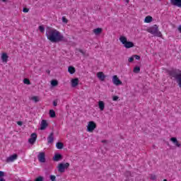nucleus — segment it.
Wrapping results in <instances>:
<instances>
[{
  "instance_id": "f257e3e1",
  "label": "nucleus",
  "mask_w": 181,
  "mask_h": 181,
  "mask_svg": "<svg viewBox=\"0 0 181 181\" xmlns=\"http://www.w3.org/2000/svg\"><path fill=\"white\" fill-rule=\"evenodd\" d=\"M47 39L52 43H59V42H67V38L64 37L62 33L56 29H49L46 31Z\"/></svg>"
},
{
  "instance_id": "f03ea898",
  "label": "nucleus",
  "mask_w": 181,
  "mask_h": 181,
  "mask_svg": "<svg viewBox=\"0 0 181 181\" xmlns=\"http://www.w3.org/2000/svg\"><path fill=\"white\" fill-rule=\"evenodd\" d=\"M147 32L151 35H153L154 36H156L157 37H162V33L159 31V27L158 25H153L152 27H150L148 29H147Z\"/></svg>"
},
{
  "instance_id": "7ed1b4c3",
  "label": "nucleus",
  "mask_w": 181,
  "mask_h": 181,
  "mask_svg": "<svg viewBox=\"0 0 181 181\" xmlns=\"http://www.w3.org/2000/svg\"><path fill=\"white\" fill-rule=\"evenodd\" d=\"M119 41L121 42L122 45L124 46L126 49H131V47H134L135 45H134V42L131 41H128L126 37L121 36L119 37Z\"/></svg>"
},
{
  "instance_id": "20e7f679",
  "label": "nucleus",
  "mask_w": 181,
  "mask_h": 181,
  "mask_svg": "<svg viewBox=\"0 0 181 181\" xmlns=\"http://www.w3.org/2000/svg\"><path fill=\"white\" fill-rule=\"evenodd\" d=\"M180 70L177 69H173L170 71H168V74L175 80H177L179 78V76H180Z\"/></svg>"
},
{
  "instance_id": "39448f33",
  "label": "nucleus",
  "mask_w": 181,
  "mask_h": 181,
  "mask_svg": "<svg viewBox=\"0 0 181 181\" xmlns=\"http://www.w3.org/2000/svg\"><path fill=\"white\" fill-rule=\"evenodd\" d=\"M97 127V124H95V122L91 121L89 122L88 126H87V131L88 132H93Z\"/></svg>"
},
{
  "instance_id": "423d86ee",
  "label": "nucleus",
  "mask_w": 181,
  "mask_h": 181,
  "mask_svg": "<svg viewBox=\"0 0 181 181\" xmlns=\"http://www.w3.org/2000/svg\"><path fill=\"white\" fill-rule=\"evenodd\" d=\"M37 159L40 163H45L46 162V154L45 152L39 153Z\"/></svg>"
},
{
  "instance_id": "0eeeda50",
  "label": "nucleus",
  "mask_w": 181,
  "mask_h": 181,
  "mask_svg": "<svg viewBox=\"0 0 181 181\" xmlns=\"http://www.w3.org/2000/svg\"><path fill=\"white\" fill-rule=\"evenodd\" d=\"M37 139V134L36 133H33L30 135V138L28 139V142L31 145H33L35 142H36Z\"/></svg>"
},
{
  "instance_id": "6e6552de",
  "label": "nucleus",
  "mask_w": 181,
  "mask_h": 181,
  "mask_svg": "<svg viewBox=\"0 0 181 181\" xmlns=\"http://www.w3.org/2000/svg\"><path fill=\"white\" fill-rule=\"evenodd\" d=\"M112 83L115 84V86H121L122 84V81L119 80L117 75H114L112 76Z\"/></svg>"
},
{
  "instance_id": "1a4fd4ad",
  "label": "nucleus",
  "mask_w": 181,
  "mask_h": 181,
  "mask_svg": "<svg viewBox=\"0 0 181 181\" xmlns=\"http://www.w3.org/2000/svg\"><path fill=\"white\" fill-rule=\"evenodd\" d=\"M16 159H18V154L15 153L8 157L6 160V162H7V163H9V162H14L15 160H16Z\"/></svg>"
},
{
  "instance_id": "9d476101",
  "label": "nucleus",
  "mask_w": 181,
  "mask_h": 181,
  "mask_svg": "<svg viewBox=\"0 0 181 181\" xmlns=\"http://www.w3.org/2000/svg\"><path fill=\"white\" fill-rule=\"evenodd\" d=\"M47 127H49L47 120H46V119L42 120L40 129L41 131H45V129H46V128H47Z\"/></svg>"
},
{
  "instance_id": "9b49d317",
  "label": "nucleus",
  "mask_w": 181,
  "mask_h": 181,
  "mask_svg": "<svg viewBox=\"0 0 181 181\" xmlns=\"http://www.w3.org/2000/svg\"><path fill=\"white\" fill-rule=\"evenodd\" d=\"M62 159H63V156L59 153H56L52 158L54 162H59V160H62Z\"/></svg>"
},
{
  "instance_id": "f8f14e48",
  "label": "nucleus",
  "mask_w": 181,
  "mask_h": 181,
  "mask_svg": "<svg viewBox=\"0 0 181 181\" xmlns=\"http://www.w3.org/2000/svg\"><path fill=\"white\" fill-rule=\"evenodd\" d=\"M171 5L181 8V0H170Z\"/></svg>"
},
{
  "instance_id": "ddd939ff",
  "label": "nucleus",
  "mask_w": 181,
  "mask_h": 181,
  "mask_svg": "<svg viewBox=\"0 0 181 181\" xmlns=\"http://www.w3.org/2000/svg\"><path fill=\"white\" fill-rule=\"evenodd\" d=\"M97 77L98 78H99V80H100V81H104V80H105L106 76L103 72H98Z\"/></svg>"
},
{
  "instance_id": "4468645a",
  "label": "nucleus",
  "mask_w": 181,
  "mask_h": 181,
  "mask_svg": "<svg viewBox=\"0 0 181 181\" xmlns=\"http://www.w3.org/2000/svg\"><path fill=\"white\" fill-rule=\"evenodd\" d=\"M57 168H58V172H60V173H64V170L66 169L64 168V163H60L58 165Z\"/></svg>"
},
{
  "instance_id": "2eb2a0df",
  "label": "nucleus",
  "mask_w": 181,
  "mask_h": 181,
  "mask_svg": "<svg viewBox=\"0 0 181 181\" xmlns=\"http://www.w3.org/2000/svg\"><path fill=\"white\" fill-rule=\"evenodd\" d=\"M71 87H77L78 86V78H75L71 81Z\"/></svg>"
},
{
  "instance_id": "dca6fc26",
  "label": "nucleus",
  "mask_w": 181,
  "mask_h": 181,
  "mask_svg": "<svg viewBox=\"0 0 181 181\" xmlns=\"http://www.w3.org/2000/svg\"><path fill=\"white\" fill-rule=\"evenodd\" d=\"M53 135H54V132H51L47 138L48 144H53V141H54V137H53Z\"/></svg>"
},
{
  "instance_id": "f3484780",
  "label": "nucleus",
  "mask_w": 181,
  "mask_h": 181,
  "mask_svg": "<svg viewBox=\"0 0 181 181\" xmlns=\"http://www.w3.org/2000/svg\"><path fill=\"white\" fill-rule=\"evenodd\" d=\"M98 107L100 111H104V109L105 108V103H104V101L100 100L98 102Z\"/></svg>"
},
{
  "instance_id": "a211bd4d",
  "label": "nucleus",
  "mask_w": 181,
  "mask_h": 181,
  "mask_svg": "<svg viewBox=\"0 0 181 181\" xmlns=\"http://www.w3.org/2000/svg\"><path fill=\"white\" fill-rule=\"evenodd\" d=\"M152 21H153V18H152V16H146L144 19L145 23H151V22H152Z\"/></svg>"
},
{
  "instance_id": "6ab92c4d",
  "label": "nucleus",
  "mask_w": 181,
  "mask_h": 181,
  "mask_svg": "<svg viewBox=\"0 0 181 181\" xmlns=\"http://www.w3.org/2000/svg\"><path fill=\"white\" fill-rule=\"evenodd\" d=\"M8 54H6V53H3L2 54H1V60H2V62H4L5 63H6V62H8Z\"/></svg>"
},
{
  "instance_id": "aec40b11",
  "label": "nucleus",
  "mask_w": 181,
  "mask_h": 181,
  "mask_svg": "<svg viewBox=\"0 0 181 181\" xmlns=\"http://www.w3.org/2000/svg\"><path fill=\"white\" fill-rule=\"evenodd\" d=\"M68 71L71 74H74L76 73V68H74L73 66H70L68 68Z\"/></svg>"
},
{
  "instance_id": "412c9836",
  "label": "nucleus",
  "mask_w": 181,
  "mask_h": 181,
  "mask_svg": "<svg viewBox=\"0 0 181 181\" xmlns=\"http://www.w3.org/2000/svg\"><path fill=\"white\" fill-rule=\"evenodd\" d=\"M103 33V28H98L93 30V33H95V35H100V33Z\"/></svg>"
},
{
  "instance_id": "4be33fe9",
  "label": "nucleus",
  "mask_w": 181,
  "mask_h": 181,
  "mask_svg": "<svg viewBox=\"0 0 181 181\" xmlns=\"http://www.w3.org/2000/svg\"><path fill=\"white\" fill-rule=\"evenodd\" d=\"M56 148L57 149H63V148H64V144L60 141H58L56 144Z\"/></svg>"
},
{
  "instance_id": "5701e85b",
  "label": "nucleus",
  "mask_w": 181,
  "mask_h": 181,
  "mask_svg": "<svg viewBox=\"0 0 181 181\" xmlns=\"http://www.w3.org/2000/svg\"><path fill=\"white\" fill-rule=\"evenodd\" d=\"M51 86H52V87H57V86H59V81H57L56 79L52 80Z\"/></svg>"
},
{
  "instance_id": "b1692460",
  "label": "nucleus",
  "mask_w": 181,
  "mask_h": 181,
  "mask_svg": "<svg viewBox=\"0 0 181 181\" xmlns=\"http://www.w3.org/2000/svg\"><path fill=\"white\" fill-rule=\"evenodd\" d=\"M49 117L50 118H56V112L54 110H49Z\"/></svg>"
},
{
  "instance_id": "393cba45",
  "label": "nucleus",
  "mask_w": 181,
  "mask_h": 181,
  "mask_svg": "<svg viewBox=\"0 0 181 181\" xmlns=\"http://www.w3.org/2000/svg\"><path fill=\"white\" fill-rule=\"evenodd\" d=\"M177 83L180 88H181V71H180V76H178V78L177 79Z\"/></svg>"
},
{
  "instance_id": "a878e982",
  "label": "nucleus",
  "mask_w": 181,
  "mask_h": 181,
  "mask_svg": "<svg viewBox=\"0 0 181 181\" xmlns=\"http://www.w3.org/2000/svg\"><path fill=\"white\" fill-rule=\"evenodd\" d=\"M133 71H134V73H136L138 74V73H139V71H141V67L135 66Z\"/></svg>"
},
{
  "instance_id": "bb28decb",
  "label": "nucleus",
  "mask_w": 181,
  "mask_h": 181,
  "mask_svg": "<svg viewBox=\"0 0 181 181\" xmlns=\"http://www.w3.org/2000/svg\"><path fill=\"white\" fill-rule=\"evenodd\" d=\"M45 177L43 176H38L37 177L35 178L34 181H44Z\"/></svg>"
},
{
  "instance_id": "cd10ccee",
  "label": "nucleus",
  "mask_w": 181,
  "mask_h": 181,
  "mask_svg": "<svg viewBox=\"0 0 181 181\" xmlns=\"http://www.w3.org/2000/svg\"><path fill=\"white\" fill-rule=\"evenodd\" d=\"M24 84H27V86H30V81L28 78H24L23 79Z\"/></svg>"
},
{
  "instance_id": "c85d7f7f",
  "label": "nucleus",
  "mask_w": 181,
  "mask_h": 181,
  "mask_svg": "<svg viewBox=\"0 0 181 181\" xmlns=\"http://www.w3.org/2000/svg\"><path fill=\"white\" fill-rule=\"evenodd\" d=\"M38 29H39L40 32H41V33H45V27L43 25H40L38 27Z\"/></svg>"
},
{
  "instance_id": "c756f323",
  "label": "nucleus",
  "mask_w": 181,
  "mask_h": 181,
  "mask_svg": "<svg viewBox=\"0 0 181 181\" xmlns=\"http://www.w3.org/2000/svg\"><path fill=\"white\" fill-rule=\"evenodd\" d=\"M31 100L35 103H39V98L37 96H33Z\"/></svg>"
},
{
  "instance_id": "7c9ffc66",
  "label": "nucleus",
  "mask_w": 181,
  "mask_h": 181,
  "mask_svg": "<svg viewBox=\"0 0 181 181\" xmlns=\"http://www.w3.org/2000/svg\"><path fill=\"white\" fill-rule=\"evenodd\" d=\"M170 141L172 143L175 144L177 142V139L176 137H172V138H170Z\"/></svg>"
},
{
  "instance_id": "2f4dec72",
  "label": "nucleus",
  "mask_w": 181,
  "mask_h": 181,
  "mask_svg": "<svg viewBox=\"0 0 181 181\" xmlns=\"http://www.w3.org/2000/svg\"><path fill=\"white\" fill-rule=\"evenodd\" d=\"M49 180L50 181H56V176L54 175H49Z\"/></svg>"
},
{
  "instance_id": "473e14b6",
  "label": "nucleus",
  "mask_w": 181,
  "mask_h": 181,
  "mask_svg": "<svg viewBox=\"0 0 181 181\" xmlns=\"http://www.w3.org/2000/svg\"><path fill=\"white\" fill-rule=\"evenodd\" d=\"M62 22L64 23H67V22H69V21L67 20V18H66V17L63 16L62 17Z\"/></svg>"
},
{
  "instance_id": "72a5a7b5",
  "label": "nucleus",
  "mask_w": 181,
  "mask_h": 181,
  "mask_svg": "<svg viewBox=\"0 0 181 181\" xmlns=\"http://www.w3.org/2000/svg\"><path fill=\"white\" fill-rule=\"evenodd\" d=\"M119 98V97H118L117 95H115L112 97V100L113 101H118V99Z\"/></svg>"
},
{
  "instance_id": "f704fd0d",
  "label": "nucleus",
  "mask_w": 181,
  "mask_h": 181,
  "mask_svg": "<svg viewBox=\"0 0 181 181\" xmlns=\"http://www.w3.org/2000/svg\"><path fill=\"white\" fill-rule=\"evenodd\" d=\"M69 166H70V163H64V169H67V168H69Z\"/></svg>"
},
{
  "instance_id": "c9c22d12",
  "label": "nucleus",
  "mask_w": 181,
  "mask_h": 181,
  "mask_svg": "<svg viewBox=\"0 0 181 181\" xmlns=\"http://www.w3.org/2000/svg\"><path fill=\"white\" fill-rule=\"evenodd\" d=\"M23 12H24V13H28V12H29V8H23Z\"/></svg>"
},
{
  "instance_id": "e433bc0d",
  "label": "nucleus",
  "mask_w": 181,
  "mask_h": 181,
  "mask_svg": "<svg viewBox=\"0 0 181 181\" xmlns=\"http://www.w3.org/2000/svg\"><path fill=\"white\" fill-rule=\"evenodd\" d=\"M134 57L136 59V60H141V56L139 55H134Z\"/></svg>"
},
{
  "instance_id": "4c0bfd02",
  "label": "nucleus",
  "mask_w": 181,
  "mask_h": 181,
  "mask_svg": "<svg viewBox=\"0 0 181 181\" xmlns=\"http://www.w3.org/2000/svg\"><path fill=\"white\" fill-rule=\"evenodd\" d=\"M151 180H156V175H151Z\"/></svg>"
},
{
  "instance_id": "58836bf2",
  "label": "nucleus",
  "mask_w": 181,
  "mask_h": 181,
  "mask_svg": "<svg viewBox=\"0 0 181 181\" xmlns=\"http://www.w3.org/2000/svg\"><path fill=\"white\" fill-rule=\"evenodd\" d=\"M128 62H129V63H132V62H134V57H129V59H128Z\"/></svg>"
},
{
  "instance_id": "ea45409f",
  "label": "nucleus",
  "mask_w": 181,
  "mask_h": 181,
  "mask_svg": "<svg viewBox=\"0 0 181 181\" xmlns=\"http://www.w3.org/2000/svg\"><path fill=\"white\" fill-rule=\"evenodd\" d=\"M4 176H5V172L0 171V177H4Z\"/></svg>"
},
{
  "instance_id": "a19ab883",
  "label": "nucleus",
  "mask_w": 181,
  "mask_h": 181,
  "mask_svg": "<svg viewBox=\"0 0 181 181\" xmlns=\"http://www.w3.org/2000/svg\"><path fill=\"white\" fill-rule=\"evenodd\" d=\"M78 52L83 54V56H86V52L83 51V49H79Z\"/></svg>"
},
{
  "instance_id": "79ce46f5",
  "label": "nucleus",
  "mask_w": 181,
  "mask_h": 181,
  "mask_svg": "<svg viewBox=\"0 0 181 181\" xmlns=\"http://www.w3.org/2000/svg\"><path fill=\"white\" fill-rule=\"evenodd\" d=\"M18 125H19L20 127H22V125L23 124V122L22 121H18L17 122Z\"/></svg>"
},
{
  "instance_id": "37998d69",
  "label": "nucleus",
  "mask_w": 181,
  "mask_h": 181,
  "mask_svg": "<svg viewBox=\"0 0 181 181\" xmlns=\"http://www.w3.org/2000/svg\"><path fill=\"white\" fill-rule=\"evenodd\" d=\"M53 105H54V107H57V100L53 101Z\"/></svg>"
},
{
  "instance_id": "c03bdc74",
  "label": "nucleus",
  "mask_w": 181,
  "mask_h": 181,
  "mask_svg": "<svg viewBox=\"0 0 181 181\" xmlns=\"http://www.w3.org/2000/svg\"><path fill=\"white\" fill-rule=\"evenodd\" d=\"M175 146H177V148H180L181 144H179V142H178V141H177V143H175Z\"/></svg>"
},
{
  "instance_id": "a18cd8bd",
  "label": "nucleus",
  "mask_w": 181,
  "mask_h": 181,
  "mask_svg": "<svg viewBox=\"0 0 181 181\" xmlns=\"http://www.w3.org/2000/svg\"><path fill=\"white\" fill-rule=\"evenodd\" d=\"M178 31H179V33H181V25H180L179 26H178Z\"/></svg>"
},
{
  "instance_id": "49530a36",
  "label": "nucleus",
  "mask_w": 181,
  "mask_h": 181,
  "mask_svg": "<svg viewBox=\"0 0 181 181\" xmlns=\"http://www.w3.org/2000/svg\"><path fill=\"white\" fill-rule=\"evenodd\" d=\"M0 181H6L4 177H0Z\"/></svg>"
},
{
  "instance_id": "de8ad7c7",
  "label": "nucleus",
  "mask_w": 181,
  "mask_h": 181,
  "mask_svg": "<svg viewBox=\"0 0 181 181\" xmlns=\"http://www.w3.org/2000/svg\"><path fill=\"white\" fill-rule=\"evenodd\" d=\"M46 72H47L48 74H50V70H47Z\"/></svg>"
},
{
  "instance_id": "09e8293b",
  "label": "nucleus",
  "mask_w": 181,
  "mask_h": 181,
  "mask_svg": "<svg viewBox=\"0 0 181 181\" xmlns=\"http://www.w3.org/2000/svg\"><path fill=\"white\" fill-rule=\"evenodd\" d=\"M105 142H107V140H103V141H102V143H103V144H104V143H105Z\"/></svg>"
},
{
  "instance_id": "8fccbe9b",
  "label": "nucleus",
  "mask_w": 181,
  "mask_h": 181,
  "mask_svg": "<svg viewBox=\"0 0 181 181\" xmlns=\"http://www.w3.org/2000/svg\"><path fill=\"white\" fill-rule=\"evenodd\" d=\"M127 4H129V0H126Z\"/></svg>"
},
{
  "instance_id": "3c124183",
  "label": "nucleus",
  "mask_w": 181,
  "mask_h": 181,
  "mask_svg": "<svg viewBox=\"0 0 181 181\" xmlns=\"http://www.w3.org/2000/svg\"><path fill=\"white\" fill-rule=\"evenodd\" d=\"M8 0H2L3 2H6Z\"/></svg>"
}]
</instances>
